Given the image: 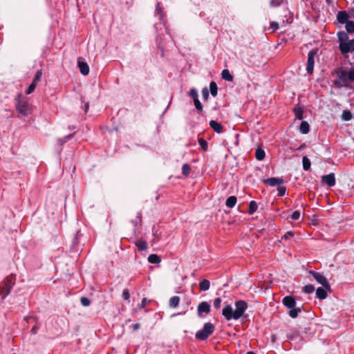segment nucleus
<instances>
[{"mask_svg":"<svg viewBox=\"0 0 354 354\" xmlns=\"http://www.w3.org/2000/svg\"><path fill=\"white\" fill-rule=\"evenodd\" d=\"M262 182L266 185H268L271 187H274L283 184L284 180L283 179V178L272 177L268 178H263L262 180Z\"/></svg>","mask_w":354,"mask_h":354,"instance_id":"9d476101","label":"nucleus"},{"mask_svg":"<svg viewBox=\"0 0 354 354\" xmlns=\"http://www.w3.org/2000/svg\"><path fill=\"white\" fill-rule=\"evenodd\" d=\"M37 330H38V327L35 325L34 326L32 329H31V333L32 334H37Z\"/></svg>","mask_w":354,"mask_h":354,"instance_id":"4d7b16f0","label":"nucleus"},{"mask_svg":"<svg viewBox=\"0 0 354 354\" xmlns=\"http://www.w3.org/2000/svg\"><path fill=\"white\" fill-rule=\"evenodd\" d=\"M290 217L292 220H295V221L298 220L300 217V212L299 210L294 211L292 213Z\"/></svg>","mask_w":354,"mask_h":354,"instance_id":"09e8293b","label":"nucleus"},{"mask_svg":"<svg viewBox=\"0 0 354 354\" xmlns=\"http://www.w3.org/2000/svg\"><path fill=\"white\" fill-rule=\"evenodd\" d=\"M299 131L303 134H307L310 131V125L306 121H302L299 126Z\"/></svg>","mask_w":354,"mask_h":354,"instance_id":"412c9836","label":"nucleus"},{"mask_svg":"<svg viewBox=\"0 0 354 354\" xmlns=\"http://www.w3.org/2000/svg\"><path fill=\"white\" fill-rule=\"evenodd\" d=\"M184 314H185V311L178 313H174V314H173L171 315V317H175V316H178V315H183Z\"/></svg>","mask_w":354,"mask_h":354,"instance_id":"bf43d9fd","label":"nucleus"},{"mask_svg":"<svg viewBox=\"0 0 354 354\" xmlns=\"http://www.w3.org/2000/svg\"><path fill=\"white\" fill-rule=\"evenodd\" d=\"M82 234H80V231H77L76 232V234H75V236L73 240V243H72V245H73V247L74 249L76 248V247L79 244V237L81 236Z\"/></svg>","mask_w":354,"mask_h":354,"instance_id":"ea45409f","label":"nucleus"},{"mask_svg":"<svg viewBox=\"0 0 354 354\" xmlns=\"http://www.w3.org/2000/svg\"><path fill=\"white\" fill-rule=\"evenodd\" d=\"M78 67L80 68V73L83 75H87L89 73V66L88 64L85 62L78 61L77 62Z\"/></svg>","mask_w":354,"mask_h":354,"instance_id":"2eb2a0df","label":"nucleus"},{"mask_svg":"<svg viewBox=\"0 0 354 354\" xmlns=\"http://www.w3.org/2000/svg\"><path fill=\"white\" fill-rule=\"evenodd\" d=\"M149 302L150 301H148L147 298H143L140 304V308H145Z\"/></svg>","mask_w":354,"mask_h":354,"instance_id":"864d4df0","label":"nucleus"},{"mask_svg":"<svg viewBox=\"0 0 354 354\" xmlns=\"http://www.w3.org/2000/svg\"><path fill=\"white\" fill-rule=\"evenodd\" d=\"M308 273L313 277L317 283L325 288V289L328 290L329 292L332 291L330 285L328 283L327 279L322 273L314 270H309Z\"/></svg>","mask_w":354,"mask_h":354,"instance_id":"0eeeda50","label":"nucleus"},{"mask_svg":"<svg viewBox=\"0 0 354 354\" xmlns=\"http://www.w3.org/2000/svg\"><path fill=\"white\" fill-rule=\"evenodd\" d=\"M299 334V333L297 331H296L295 333H293L292 334H288L287 335V337L288 339H293L295 338V337H296L297 335Z\"/></svg>","mask_w":354,"mask_h":354,"instance_id":"5fc2aeb1","label":"nucleus"},{"mask_svg":"<svg viewBox=\"0 0 354 354\" xmlns=\"http://www.w3.org/2000/svg\"><path fill=\"white\" fill-rule=\"evenodd\" d=\"M266 153L264 150L260 147L257 148L255 151V157L258 160H263L265 158Z\"/></svg>","mask_w":354,"mask_h":354,"instance_id":"a878e982","label":"nucleus"},{"mask_svg":"<svg viewBox=\"0 0 354 354\" xmlns=\"http://www.w3.org/2000/svg\"><path fill=\"white\" fill-rule=\"evenodd\" d=\"M295 235V232L292 231L287 232L283 236H282L281 239L288 240L290 238L293 237Z\"/></svg>","mask_w":354,"mask_h":354,"instance_id":"de8ad7c7","label":"nucleus"},{"mask_svg":"<svg viewBox=\"0 0 354 354\" xmlns=\"http://www.w3.org/2000/svg\"><path fill=\"white\" fill-rule=\"evenodd\" d=\"M190 172H191L190 165L187 163L183 164V167H182V174H183V176H185V177H187L189 175Z\"/></svg>","mask_w":354,"mask_h":354,"instance_id":"2f4dec72","label":"nucleus"},{"mask_svg":"<svg viewBox=\"0 0 354 354\" xmlns=\"http://www.w3.org/2000/svg\"><path fill=\"white\" fill-rule=\"evenodd\" d=\"M339 48L343 55L354 52V39H348L344 44L339 45Z\"/></svg>","mask_w":354,"mask_h":354,"instance_id":"1a4fd4ad","label":"nucleus"},{"mask_svg":"<svg viewBox=\"0 0 354 354\" xmlns=\"http://www.w3.org/2000/svg\"><path fill=\"white\" fill-rule=\"evenodd\" d=\"M138 218H139L140 223H141V221H142V213L140 212H138Z\"/></svg>","mask_w":354,"mask_h":354,"instance_id":"052dcab7","label":"nucleus"},{"mask_svg":"<svg viewBox=\"0 0 354 354\" xmlns=\"http://www.w3.org/2000/svg\"><path fill=\"white\" fill-rule=\"evenodd\" d=\"M237 201V198L235 196H229L225 201V205L229 208H233Z\"/></svg>","mask_w":354,"mask_h":354,"instance_id":"6ab92c4d","label":"nucleus"},{"mask_svg":"<svg viewBox=\"0 0 354 354\" xmlns=\"http://www.w3.org/2000/svg\"><path fill=\"white\" fill-rule=\"evenodd\" d=\"M136 245L140 251L145 250L147 248V244L146 241L139 240L136 243Z\"/></svg>","mask_w":354,"mask_h":354,"instance_id":"473e14b6","label":"nucleus"},{"mask_svg":"<svg viewBox=\"0 0 354 354\" xmlns=\"http://www.w3.org/2000/svg\"><path fill=\"white\" fill-rule=\"evenodd\" d=\"M283 0H270V6L273 8L278 7L281 4Z\"/></svg>","mask_w":354,"mask_h":354,"instance_id":"49530a36","label":"nucleus"},{"mask_svg":"<svg viewBox=\"0 0 354 354\" xmlns=\"http://www.w3.org/2000/svg\"><path fill=\"white\" fill-rule=\"evenodd\" d=\"M348 14L346 10L339 11L337 15V19L339 24H344L348 21Z\"/></svg>","mask_w":354,"mask_h":354,"instance_id":"ddd939ff","label":"nucleus"},{"mask_svg":"<svg viewBox=\"0 0 354 354\" xmlns=\"http://www.w3.org/2000/svg\"><path fill=\"white\" fill-rule=\"evenodd\" d=\"M210 287V282L207 279H203L199 283V289L201 291H206Z\"/></svg>","mask_w":354,"mask_h":354,"instance_id":"b1692460","label":"nucleus"},{"mask_svg":"<svg viewBox=\"0 0 354 354\" xmlns=\"http://www.w3.org/2000/svg\"><path fill=\"white\" fill-rule=\"evenodd\" d=\"M209 92H210L211 95L213 97H216L218 94V86L215 82L212 81L209 83Z\"/></svg>","mask_w":354,"mask_h":354,"instance_id":"5701e85b","label":"nucleus"},{"mask_svg":"<svg viewBox=\"0 0 354 354\" xmlns=\"http://www.w3.org/2000/svg\"><path fill=\"white\" fill-rule=\"evenodd\" d=\"M221 77L223 80L231 82L233 80V76L230 74L229 70L224 69L222 71Z\"/></svg>","mask_w":354,"mask_h":354,"instance_id":"c85d7f7f","label":"nucleus"},{"mask_svg":"<svg viewBox=\"0 0 354 354\" xmlns=\"http://www.w3.org/2000/svg\"><path fill=\"white\" fill-rule=\"evenodd\" d=\"M75 133H70L66 136H64V138H58L57 139V143L59 146H63L66 142H68L70 139H71L73 136H74Z\"/></svg>","mask_w":354,"mask_h":354,"instance_id":"cd10ccee","label":"nucleus"},{"mask_svg":"<svg viewBox=\"0 0 354 354\" xmlns=\"http://www.w3.org/2000/svg\"><path fill=\"white\" fill-rule=\"evenodd\" d=\"M246 354H255L254 352H252V351H249Z\"/></svg>","mask_w":354,"mask_h":354,"instance_id":"e2e57ef3","label":"nucleus"},{"mask_svg":"<svg viewBox=\"0 0 354 354\" xmlns=\"http://www.w3.org/2000/svg\"><path fill=\"white\" fill-rule=\"evenodd\" d=\"M88 108V104L85 105V109H87Z\"/></svg>","mask_w":354,"mask_h":354,"instance_id":"0e129e2a","label":"nucleus"},{"mask_svg":"<svg viewBox=\"0 0 354 354\" xmlns=\"http://www.w3.org/2000/svg\"><path fill=\"white\" fill-rule=\"evenodd\" d=\"M221 304V299L217 297L214 300V307L216 309L219 308Z\"/></svg>","mask_w":354,"mask_h":354,"instance_id":"3c124183","label":"nucleus"},{"mask_svg":"<svg viewBox=\"0 0 354 354\" xmlns=\"http://www.w3.org/2000/svg\"><path fill=\"white\" fill-rule=\"evenodd\" d=\"M16 111L22 115L26 116L32 113L31 106L28 103V99L22 93L17 94L15 99Z\"/></svg>","mask_w":354,"mask_h":354,"instance_id":"7ed1b4c3","label":"nucleus"},{"mask_svg":"<svg viewBox=\"0 0 354 354\" xmlns=\"http://www.w3.org/2000/svg\"><path fill=\"white\" fill-rule=\"evenodd\" d=\"M202 95L204 100H207L209 96V92L207 87H205L202 90Z\"/></svg>","mask_w":354,"mask_h":354,"instance_id":"c03bdc74","label":"nucleus"},{"mask_svg":"<svg viewBox=\"0 0 354 354\" xmlns=\"http://www.w3.org/2000/svg\"><path fill=\"white\" fill-rule=\"evenodd\" d=\"M69 129H75V127H69Z\"/></svg>","mask_w":354,"mask_h":354,"instance_id":"69168bd1","label":"nucleus"},{"mask_svg":"<svg viewBox=\"0 0 354 354\" xmlns=\"http://www.w3.org/2000/svg\"><path fill=\"white\" fill-rule=\"evenodd\" d=\"M345 24H346L345 28L346 30L347 33H353L354 32V21H348Z\"/></svg>","mask_w":354,"mask_h":354,"instance_id":"72a5a7b5","label":"nucleus"},{"mask_svg":"<svg viewBox=\"0 0 354 354\" xmlns=\"http://www.w3.org/2000/svg\"><path fill=\"white\" fill-rule=\"evenodd\" d=\"M209 126L217 133L223 132V126L216 120H210Z\"/></svg>","mask_w":354,"mask_h":354,"instance_id":"4468645a","label":"nucleus"},{"mask_svg":"<svg viewBox=\"0 0 354 354\" xmlns=\"http://www.w3.org/2000/svg\"><path fill=\"white\" fill-rule=\"evenodd\" d=\"M314 290H315V287L312 284L306 285V286H304L302 288V292L307 293V294H310V293L313 292Z\"/></svg>","mask_w":354,"mask_h":354,"instance_id":"58836bf2","label":"nucleus"},{"mask_svg":"<svg viewBox=\"0 0 354 354\" xmlns=\"http://www.w3.org/2000/svg\"><path fill=\"white\" fill-rule=\"evenodd\" d=\"M122 297L125 300H129L130 294L128 289H124L122 291Z\"/></svg>","mask_w":354,"mask_h":354,"instance_id":"603ef678","label":"nucleus"},{"mask_svg":"<svg viewBox=\"0 0 354 354\" xmlns=\"http://www.w3.org/2000/svg\"><path fill=\"white\" fill-rule=\"evenodd\" d=\"M41 76H42V71L38 70L35 75V77L32 81V83L37 86L38 82L40 81Z\"/></svg>","mask_w":354,"mask_h":354,"instance_id":"c9c22d12","label":"nucleus"},{"mask_svg":"<svg viewBox=\"0 0 354 354\" xmlns=\"http://www.w3.org/2000/svg\"><path fill=\"white\" fill-rule=\"evenodd\" d=\"M235 309L233 310L230 305H226L222 310V315L226 320L231 319L238 320L241 317L247 319L248 315H245V312L248 307L247 301L244 300H237L234 303Z\"/></svg>","mask_w":354,"mask_h":354,"instance_id":"f257e3e1","label":"nucleus"},{"mask_svg":"<svg viewBox=\"0 0 354 354\" xmlns=\"http://www.w3.org/2000/svg\"><path fill=\"white\" fill-rule=\"evenodd\" d=\"M275 339H276V337H275V335H272V342H274V341H275Z\"/></svg>","mask_w":354,"mask_h":354,"instance_id":"680f3d73","label":"nucleus"},{"mask_svg":"<svg viewBox=\"0 0 354 354\" xmlns=\"http://www.w3.org/2000/svg\"><path fill=\"white\" fill-rule=\"evenodd\" d=\"M194 104L198 114L200 115H203V106L198 98L194 100Z\"/></svg>","mask_w":354,"mask_h":354,"instance_id":"4be33fe9","label":"nucleus"},{"mask_svg":"<svg viewBox=\"0 0 354 354\" xmlns=\"http://www.w3.org/2000/svg\"><path fill=\"white\" fill-rule=\"evenodd\" d=\"M148 261L151 263H158L160 262V258L156 254H151L148 257Z\"/></svg>","mask_w":354,"mask_h":354,"instance_id":"7c9ffc66","label":"nucleus"},{"mask_svg":"<svg viewBox=\"0 0 354 354\" xmlns=\"http://www.w3.org/2000/svg\"><path fill=\"white\" fill-rule=\"evenodd\" d=\"M337 38L339 43V45L344 44L345 42H346L348 40V36L347 32L343 30L337 32Z\"/></svg>","mask_w":354,"mask_h":354,"instance_id":"f3484780","label":"nucleus"},{"mask_svg":"<svg viewBox=\"0 0 354 354\" xmlns=\"http://www.w3.org/2000/svg\"><path fill=\"white\" fill-rule=\"evenodd\" d=\"M353 118V114L349 111H344L342 114V119L344 121H349Z\"/></svg>","mask_w":354,"mask_h":354,"instance_id":"e433bc0d","label":"nucleus"},{"mask_svg":"<svg viewBox=\"0 0 354 354\" xmlns=\"http://www.w3.org/2000/svg\"><path fill=\"white\" fill-rule=\"evenodd\" d=\"M215 330V326L211 322L204 324L201 330L196 332L195 337L196 339L205 341L206 340Z\"/></svg>","mask_w":354,"mask_h":354,"instance_id":"20e7f679","label":"nucleus"},{"mask_svg":"<svg viewBox=\"0 0 354 354\" xmlns=\"http://www.w3.org/2000/svg\"><path fill=\"white\" fill-rule=\"evenodd\" d=\"M277 191H278V194H277V196L279 197H282L285 195L286 194V187H283V186H279L277 188Z\"/></svg>","mask_w":354,"mask_h":354,"instance_id":"37998d69","label":"nucleus"},{"mask_svg":"<svg viewBox=\"0 0 354 354\" xmlns=\"http://www.w3.org/2000/svg\"><path fill=\"white\" fill-rule=\"evenodd\" d=\"M36 85L31 83L29 86L27 88V89L26 90V95H30L32 93L34 92L35 88H36Z\"/></svg>","mask_w":354,"mask_h":354,"instance_id":"a18cd8bd","label":"nucleus"},{"mask_svg":"<svg viewBox=\"0 0 354 354\" xmlns=\"http://www.w3.org/2000/svg\"><path fill=\"white\" fill-rule=\"evenodd\" d=\"M327 291L328 290L324 287L317 288L316 290V297L321 300L325 299L328 297Z\"/></svg>","mask_w":354,"mask_h":354,"instance_id":"dca6fc26","label":"nucleus"},{"mask_svg":"<svg viewBox=\"0 0 354 354\" xmlns=\"http://www.w3.org/2000/svg\"><path fill=\"white\" fill-rule=\"evenodd\" d=\"M258 208L257 203L254 201H251L249 203L248 212L249 214H253Z\"/></svg>","mask_w":354,"mask_h":354,"instance_id":"bb28decb","label":"nucleus"},{"mask_svg":"<svg viewBox=\"0 0 354 354\" xmlns=\"http://www.w3.org/2000/svg\"><path fill=\"white\" fill-rule=\"evenodd\" d=\"M180 297L178 296H174L169 300V306L171 308H176L179 305Z\"/></svg>","mask_w":354,"mask_h":354,"instance_id":"c756f323","label":"nucleus"},{"mask_svg":"<svg viewBox=\"0 0 354 354\" xmlns=\"http://www.w3.org/2000/svg\"><path fill=\"white\" fill-rule=\"evenodd\" d=\"M302 165L304 171H309L311 167V162L307 156H303Z\"/></svg>","mask_w":354,"mask_h":354,"instance_id":"393cba45","label":"nucleus"},{"mask_svg":"<svg viewBox=\"0 0 354 354\" xmlns=\"http://www.w3.org/2000/svg\"><path fill=\"white\" fill-rule=\"evenodd\" d=\"M318 48H314L310 50L308 53L307 63H306V72L309 75H313L314 71L315 59L318 57Z\"/></svg>","mask_w":354,"mask_h":354,"instance_id":"423d86ee","label":"nucleus"},{"mask_svg":"<svg viewBox=\"0 0 354 354\" xmlns=\"http://www.w3.org/2000/svg\"><path fill=\"white\" fill-rule=\"evenodd\" d=\"M15 284V277L12 274L6 277L2 285L0 286L1 292L2 295V300L5 299L6 297L10 293L13 286Z\"/></svg>","mask_w":354,"mask_h":354,"instance_id":"39448f33","label":"nucleus"},{"mask_svg":"<svg viewBox=\"0 0 354 354\" xmlns=\"http://www.w3.org/2000/svg\"><path fill=\"white\" fill-rule=\"evenodd\" d=\"M322 181L326 184L328 187H333L335 185V176L334 173H330L328 175L322 176Z\"/></svg>","mask_w":354,"mask_h":354,"instance_id":"9b49d317","label":"nucleus"},{"mask_svg":"<svg viewBox=\"0 0 354 354\" xmlns=\"http://www.w3.org/2000/svg\"><path fill=\"white\" fill-rule=\"evenodd\" d=\"M211 311L210 304L207 301H202L199 303L197 307V315L199 317L203 318L206 317Z\"/></svg>","mask_w":354,"mask_h":354,"instance_id":"6e6552de","label":"nucleus"},{"mask_svg":"<svg viewBox=\"0 0 354 354\" xmlns=\"http://www.w3.org/2000/svg\"><path fill=\"white\" fill-rule=\"evenodd\" d=\"M301 307H295L293 308H290L288 312V315L292 318H296L298 317L299 314L301 312Z\"/></svg>","mask_w":354,"mask_h":354,"instance_id":"aec40b11","label":"nucleus"},{"mask_svg":"<svg viewBox=\"0 0 354 354\" xmlns=\"http://www.w3.org/2000/svg\"><path fill=\"white\" fill-rule=\"evenodd\" d=\"M189 95L193 98V100H195V99H197L198 98V92L196 91V88H191L188 93Z\"/></svg>","mask_w":354,"mask_h":354,"instance_id":"a19ab883","label":"nucleus"},{"mask_svg":"<svg viewBox=\"0 0 354 354\" xmlns=\"http://www.w3.org/2000/svg\"><path fill=\"white\" fill-rule=\"evenodd\" d=\"M282 304L288 309L293 308L296 306L295 299L290 295L283 297Z\"/></svg>","mask_w":354,"mask_h":354,"instance_id":"f8f14e48","label":"nucleus"},{"mask_svg":"<svg viewBox=\"0 0 354 354\" xmlns=\"http://www.w3.org/2000/svg\"><path fill=\"white\" fill-rule=\"evenodd\" d=\"M269 29H271L272 32L279 29V24L276 21H272L270 24Z\"/></svg>","mask_w":354,"mask_h":354,"instance_id":"8fccbe9b","label":"nucleus"},{"mask_svg":"<svg viewBox=\"0 0 354 354\" xmlns=\"http://www.w3.org/2000/svg\"><path fill=\"white\" fill-rule=\"evenodd\" d=\"M295 118L297 120H302L304 118V109L303 107L297 105L293 109Z\"/></svg>","mask_w":354,"mask_h":354,"instance_id":"a211bd4d","label":"nucleus"},{"mask_svg":"<svg viewBox=\"0 0 354 354\" xmlns=\"http://www.w3.org/2000/svg\"><path fill=\"white\" fill-rule=\"evenodd\" d=\"M156 12L159 15L160 20H162L164 17L163 15V8L161 7V4L160 2H158L156 6Z\"/></svg>","mask_w":354,"mask_h":354,"instance_id":"f704fd0d","label":"nucleus"},{"mask_svg":"<svg viewBox=\"0 0 354 354\" xmlns=\"http://www.w3.org/2000/svg\"><path fill=\"white\" fill-rule=\"evenodd\" d=\"M198 142L203 151H207L208 150V144L205 140L203 138H198Z\"/></svg>","mask_w":354,"mask_h":354,"instance_id":"4c0bfd02","label":"nucleus"},{"mask_svg":"<svg viewBox=\"0 0 354 354\" xmlns=\"http://www.w3.org/2000/svg\"><path fill=\"white\" fill-rule=\"evenodd\" d=\"M35 318L34 317H31V316H28V317H26L24 318V319L27 322H29L31 319H35Z\"/></svg>","mask_w":354,"mask_h":354,"instance_id":"13d9d810","label":"nucleus"},{"mask_svg":"<svg viewBox=\"0 0 354 354\" xmlns=\"http://www.w3.org/2000/svg\"><path fill=\"white\" fill-rule=\"evenodd\" d=\"M80 302L83 306H88L91 304V300L86 297H82Z\"/></svg>","mask_w":354,"mask_h":354,"instance_id":"79ce46f5","label":"nucleus"},{"mask_svg":"<svg viewBox=\"0 0 354 354\" xmlns=\"http://www.w3.org/2000/svg\"><path fill=\"white\" fill-rule=\"evenodd\" d=\"M336 73L338 76V80H334L335 86L337 88H351V85L349 82H354V68H352L349 72L341 68L337 71Z\"/></svg>","mask_w":354,"mask_h":354,"instance_id":"f03ea898","label":"nucleus"},{"mask_svg":"<svg viewBox=\"0 0 354 354\" xmlns=\"http://www.w3.org/2000/svg\"><path fill=\"white\" fill-rule=\"evenodd\" d=\"M131 328H132L133 331H136L137 330H138L140 328V324L136 323L135 324H133L131 326Z\"/></svg>","mask_w":354,"mask_h":354,"instance_id":"6e6d98bb","label":"nucleus"}]
</instances>
